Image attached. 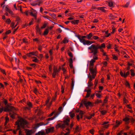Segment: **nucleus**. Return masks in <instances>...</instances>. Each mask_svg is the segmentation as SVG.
<instances>
[{"instance_id":"obj_1","label":"nucleus","mask_w":135,"mask_h":135,"mask_svg":"<svg viewBox=\"0 0 135 135\" xmlns=\"http://www.w3.org/2000/svg\"><path fill=\"white\" fill-rule=\"evenodd\" d=\"M27 123L26 121L23 118H21L15 122V125L17 126V128L15 130L11 129L9 131H12L14 134H16V132L18 130L20 129L21 128H24Z\"/></svg>"},{"instance_id":"obj_2","label":"nucleus","mask_w":135,"mask_h":135,"mask_svg":"<svg viewBox=\"0 0 135 135\" xmlns=\"http://www.w3.org/2000/svg\"><path fill=\"white\" fill-rule=\"evenodd\" d=\"M88 50H90L89 53H93V55H96L98 52V49L97 45L93 44L88 48Z\"/></svg>"},{"instance_id":"obj_3","label":"nucleus","mask_w":135,"mask_h":135,"mask_svg":"<svg viewBox=\"0 0 135 135\" xmlns=\"http://www.w3.org/2000/svg\"><path fill=\"white\" fill-rule=\"evenodd\" d=\"M70 122L69 119H66L64 121V123L62 124L59 123L56 125V128L60 127L63 128L69 125V122Z\"/></svg>"},{"instance_id":"obj_4","label":"nucleus","mask_w":135,"mask_h":135,"mask_svg":"<svg viewBox=\"0 0 135 135\" xmlns=\"http://www.w3.org/2000/svg\"><path fill=\"white\" fill-rule=\"evenodd\" d=\"M82 102H83V104L87 109L88 108L89 106H92L93 105L92 104L91 102L89 101L87 102L86 99H83Z\"/></svg>"},{"instance_id":"obj_5","label":"nucleus","mask_w":135,"mask_h":135,"mask_svg":"<svg viewBox=\"0 0 135 135\" xmlns=\"http://www.w3.org/2000/svg\"><path fill=\"white\" fill-rule=\"evenodd\" d=\"M42 2L41 0H36L32 2L31 4L32 6H34L36 5L39 6L40 4L42 3Z\"/></svg>"},{"instance_id":"obj_6","label":"nucleus","mask_w":135,"mask_h":135,"mask_svg":"<svg viewBox=\"0 0 135 135\" xmlns=\"http://www.w3.org/2000/svg\"><path fill=\"white\" fill-rule=\"evenodd\" d=\"M3 110L4 111L7 112L12 111V110H16V109L14 107L11 106L9 107V108L8 107H4Z\"/></svg>"},{"instance_id":"obj_7","label":"nucleus","mask_w":135,"mask_h":135,"mask_svg":"<svg viewBox=\"0 0 135 135\" xmlns=\"http://www.w3.org/2000/svg\"><path fill=\"white\" fill-rule=\"evenodd\" d=\"M97 68L95 67L94 68L93 67H90L89 68V71L91 74H95L96 75L97 74Z\"/></svg>"},{"instance_id":"obj_8","label":"nucleus","mask_w":135,"mask_h":135,"mask_svg":"<svg viewBox=\"0 0 135 135\" xmlns=\"http://www.w3.org/2000/svg\"><path fill=\"white\" fill-rule=\"evenodd\" d=\"M96 76L95 74H91V75L90 73H89V75H88V77L89 78L88 82H89V83L90 82H91L93 79L95 78Z\"/></svg>"},{"instance_id":"obj_9","label":"nucleus","mask_w":135,"mask_h":135,"mask_svg":"<svg viewBox=\"0 0 135 135\" xmlns=\"http://www.w3.org/2000/svg\"><path fill=\"white\" fill-rule=\"evenodd\" d=\"M75 36L77 37V38L79 40V41L81 42V40H85L84 38H86V36H81L80 35H76Z\"/></svg>"},{"instance_id":"obj_10","label":"nucleus","mask_w":135,"mask_h":135,"mask_svg":"<svg viewBox=\"0 0 135 135\" xmlns=\"http://www.w3.org/2000/svg\"><path fill=\"white\" fill-rule=\"evenodd\" d=\"M60 69H59L58 70H57V69L54 68V71L52 73V76L54 78H55V76L57 73V72H58L60 71Z\"/></svg>"},{"instance_id":"obj_11","label":"nucleus","mask_w":135,"mask_h":135,"mask_svg":"<svg viewBox=\"0 0 135 135\" xmlns=\"http://www.w3.org/2000/svg\"><path fill=\"white\" fill-rule=\"evenodd\" d=\"M81 42L83 43L84 45H90V41L88 40H81Z\"/></svg>"},{"instance_id":"obj_12","label":"nucleus","mask_w":135,"mask_h":135,"mask_svg":"<svg viewBox=\"0 0 135 135\" xmlns=\"http://www.w3.org/2000/svg\"><path fill=\"white\" fill-rule=\"evenodd\" d=\"M14 110H12V111H11V112H10L9 113V114L10 116L13 119L15 118V116L16 114L15 113L13 112Z\"/></svg>"},{"instance_id":"obj_13","label":"nucleus","mask_w":135,"mask_h":135,"mask_svg":"<svg viewBox=\"0 0 135 135\" xmlns=\"http://www.w3.org/2000/svg\"><path fill=\"white\" fill-rule=\"evenodd\" d=\"M26 135H31L32 133V132L31 130L27 129L26 130Z\"/></svg>"},{"instance_id":"obj_14","label":"nucleus","mask_w":135,"mask_h":135,"mask_svg":"<svg viewBox=\"0 0 135 135\" xmlns=\"http://www.w3.org/2000/svg\"><path fill=\"white\" fill-rule=\"evenodd\" d=\"M59 114V113L57 114V115L56 114L55 116H54L53 117L49 118H48L47 119V120L50 121L54 119Z\"/></svg>"},{"instance_id":"obj_15","label":"nucleus","mask_w":135,"mask_h":135,"mask_svg":"<svg viewBox=\"0 0 135 135\" xmlns=\"http://www.w3.org/2000/svg\"><path fill=\"white\" fill-rule=\"evenodd\" d=\"M98 47L99 49H101L102 48H105V44L104 43H103L101 44V45H100L99 44H97Z\"/></svg>"},{"instance_id":"obj_16","label":"nucleus","mask_w":135,"mask_h":135,"mask_svg":"<svg viewBox=\"0 0 135 135\" xmlns=\"http://www.w3.org/2000/svg\"><path fill=\"white\" fill-rule=\"evenodd\" d=\"M123 121L126 122V124H128L129 123V118L128 117H126L123 119Z\"/></svg>"},{"instance_id":"obj_17","label":"nucleus","mask_w":135,"mask_h":135,"mask_svg":"<svg viewBox=\"0 0 135 135\" xmlns=\"http://www.w3.org/2000/svg\"><path fill=\"white\" fill-rule=\"evenodd\" d=\"M54 127H52L50 128H48V129H47L46 130V132L48 133L51 132H52L54 130Z\"/></svg>"},{"instance_id":"obj_18","label":"nucleus","mask_w":135,"mask_h":135,"mask_svg":"<svg viewBox=\"0 0 135 135\" xmlns=\"http://www.w3.org/2000/svg\"><path fill=\"white\" fill-rule=\"evenodd\" d=\"M105 7H99L97 8V9L100 10L102 11L103 12H105Z\"/></svg>"},{"instance_id":"obj_19","label":"nucleus","mask_w":135,"mask_h":135,"mask_svg":"<svg viewBox=\"0 0 135 135\" xmlns=\"http://www.w3.org/2000/svg\"><path fill=\"white\" fill-rule=\"evenodd\" d=\"M115 123L116 124H115L114 126V128H116L118 127L120 124V122L119 121L117 120Z\"/></svg>"},{"instance_id":"obj_20","label":"nucleus","mask_w":135,"mask_h":135,"mask_svg":"<svg viewBox=\"0 0 135 135\" xmlns=\"http://www.w3.org/2000/svg\"><path fill=\"white\" fill-rule=\"evenodd\" d=\"M35 135H45V133L43 131H40L38 132V133H36Z\"/></svg>"},{"instance_id":"obj_21","label":"nucleus","mask_w":135,"mask_h":135,"mask_svg":"<svg viewBox=\"0 0 135 135\" xmlns=\"http://www.w3.org/2000/svg\"><path fill=\"white\" fill-rule=\"evenodd\" d=\"M95 61V60L94 59H91L90 61V63L89 64V66H93L94 65V63Z\"/></svg>"},{"instance_id":"obj_22","label":"nucleus","mask_w":135,"mask_h":135,"mask_svg":"<svg viewBox=\"0 0 135 135\" xmlns=\"http://www.w3.org/2000/svg\"><path fill=\"white\" fill-rule=\"evenodd\" d=\"M92 36V33H90L89 34L86 35V38L88 39H89Z\"/></svg>"},{"instance_id":"obj_23","label":"nucleus","mask_w":135,"mask_h":135,"mask_svg":"<svg viewBox=\"0 0 135 135\" xmlns=\"http://www.w3.org/2000/svg\"><path fill=\"white\" fill-rule=\"evenodd\" d=\"M94 115L95 113H93V114H91L90 116H86V118L87 119H90L92 117H94Z\"/></svg>"},{"instance_id":"obj_24","label":"nucleus","mask_w":135,"mask_h":135,"mask_svg":"<svg viewBox=\"0 0 135 135\" xmlns=\"http://www.w3.org/2000/svg\"><path fill=\"white\" fill-rule=\"evenodd\" d=\"M63 109L62 107L61 106L59 107L58 109V110L59 111V112H57V113H56V115H57L59 113V114L61 113V112H62V110Z\"/></svg>"},{"instance_id":"obj_25","label":"nucleus","mask_w":135,"mask_h":135,"mask_svg":"<svg viewBox=\"0 0 135 135\" xmlns=\"http://www.w3.org/2000/svg\"><path fill=\"white\" fill-rule=\"evenodd\" d=\"M33 59L32 60V61L37 63H38L39 62V60L36 58V57L34 56L33 57Z\"/></svg>"},{"instance_id":"obj_26","label":"nucleus","mask_w":135,"mask_h":135,"mask_svg":"<svg viewBox=\"0 0 135 135\" xmlns=\"http://www.w3.org/2000/svg\"><path fill=\"white\" fill-rule=\"evenodd\" d=\"M49 33L48 30L47 29H46L45 30L43 33V35H47Z\"/></svg>"},{"instance_id":"obj_27","label":"nucleus","mask_w":135,"mask_h":135,"mask_svg":"<svg viewBox=\"0 0 135 135\" xmlns=\"http://www.w3.org/2000/svg\"><path fill=\"white\" fill-rule=\"evenodd\" d=\"M84 114V112L83 111L81 110L79 113V114L80 115L81 118H82L83 117V115Z\"/></svg>"},{"instance_id":"obj_28","label":"nucleus","mask_w":135,"mask_h":135,"mask_svg":"<svg viewBox=\"0 0 135 135\" xmlns=\"http://www.w3.org/2000/svg\"><path fill=\"white\" fill-rule=\"evenodd\" d=\"M27 105H28V107H29L30 109L32 107V103L30 102H27Z\"/></svg>"},{"instance_id":"obj_29","label":"nucleus","mask_w":135,"mask_h":135,"mask_svg":"<svg viewBox=\"0 0 135 135\" xmlns=\"http://www.w3.org/2000/svg\"><path fill=\"white\" fill-rule=\"evenodd\" d=\"M62 41L64 44H65L68 42V40L66 38H65Z\"/></svg>"},{"instance_id":"obj_30","label":"nucleus","mask_w":135,"mask_h":135,"mask_svg":"<svg viewBox=\"0 0 135 135\" xmlns=\"http://www.w3.org/2000/svg\"><path fill=\"white\" fill-rule=\"evenodd\" d=\"M125 84L126 86L128 87L129 88H130V85L129 83L127 81H126L125 83Z\"/></svg>"},{"instance_id":"obj_31","label":"nucleus","mask_w":135,"mask_h":135,"mask_svg":"<svg viewBox=\"0 0 135 135\" xmlns=\"http://www.w3.org/2000/svg\"><path fill=\"white\" fill-rule=\"evenodd\" d=\"M102 102L101 100L97 99L95 102V104H97L99 103H102Z\"/></svg>"},{"instance_id":"obj_32","label":"nucleus","mask_w":135,"mask_h":135,"mask_svg":"<svg viewBox=\"0 0 135 135\" xmlns=\"http://www.w3.org/2000/svg\"><path fill=\"white\" fill-rule=\"evenodd\" d=\"M74 81L72 80V83L71 86V89L73 90L74 88Z\"/></svg>"},{"instance_id":"obj_33","label":"nucleus","mask_w":135,"mask_h":135,"mask_svg":"<svg viewBox=\"0 0 135 135\" xmlns=\"http://www.w3.org/2000/svg\"><path fill=\"white\" fill-rule=\"evenodd\" d=\"M129 71H127L126 74L124 73V77L126 78L129 74Z\"/></svg>"},{"instance_id":"obj_34","label":"nucleus","mask_w":135,"mask_h":135,"mask_svg":"<svg viewBox=\"0 0 135 135\" xmlns=\"http://www.w3.org/2000/svg\"><path fill=\"white\" fill-rule=\"evenodd\" d=\"M109 17L111 19H113L115 17H114V16L112 14H110L109 15Z\"/></svg>"},{"instance_id":"obj_35","label":"nucleus","mask_w":135,"mask_h":135,"mask_svg":"<svg viewBox=\"0 0 135 135\" xmlns=\"http://www.w3.org/2000/svg\"><path fill=\"white\" fill-rule=\"evenodd\" d=\"M108 5L110 7L113 6V2L112 1H109L108 2Z\"/></svg>"},{"instance_id":"obj_36","label":"nucleus","mask_w":135,"mask_h":135,"mask_svg":"<svg viewBox=\"0 0 135 135\" xmlns=\"http://www.w3.org/2000/svg\"><path fill=\"white\" fill-rule=\"evenodd\" d=\"M101 114L104 115L107 113V111L105 110H102L100 111Z\"/></svg>"},{"instance_id":"obj_37","label":"nucleus","mask_w":135,"mask_h":135,"mask_svg":"<svg viewBox=\"0 0 135 135\" xmlns=\"http://www.w3.org/2000/svg\"><path fill=\"white\" fill-rule=\"evenodd\" d=\"M88 86L89 87H91L93 85V84L91 82H90V83H89V82H88Z\"/></svg>"},{"instance_id":"obj_38","label":"nucleus","mask_w":135,"mask_h":135,"mask_svg":"<svg viewBox=\"0 0 135 135\" xmlns=\"http://www.w3.org/2000/svg\"><path fill=\"white\" fill-rule=\"evenodd\" d=\"M36 29L37 31L39 32H40V29L39 28L38 26H37L36 27Z\"/></svg>"},{"instance_id":"obj_39","label":"nucleus","mask_w":135,"mask_h":135,"mask_svg":"<svg viewBox=\"0 0 135 135\" xmlns=\"http://www.w3.org/2000/svg\"><path fill=\"white\" fill-rule=\"evenodd\" d=\"M32 53L31 52H30L29 53H27L26 54V55L28 56L29 57H31L32 56Z\"/></svg>"},{"instance_id":"obj_40","label":"nucleus","mask_w":135,"mask_h":135,"mask_svg":"<svg viewBox=\"0 0 135 135\" xmlns=\"http://www.w3.org/2000/svg\"><path fill=\"white\" fill-rule=\"evenodd\" d=\"M131 72V75L132 76H134V73L132 69H131L130 70Z\"/></svg>"},{"instance_id":"obj_41","label":"nucleus","mask_w":135,"mask_h":135,"mask_svg":"<svg viewBox=\"0 0 135 135\" xmlns=\"http://www.w3.org/2000/svg\"><path fill=\"white\" fill-rule=\"evenodd\" d=\"M11 22V21L9 18H8L6 21V23L8 24H9Z\"/></svg>"},{"instance_id":"obj_42","label":"nucleus","mask_w":135,"mask_h":135,"mask_svg":"<svg viewBox=\"0 0 135 135\" xmlns=\"http://www.w3.org/2000/svg\"><path fill=\"white\" fill-rule=\"evenodd\" d=\"M68 54L71 57V58H72L73 57V55L72 54V53L71 52H69L68 53Z\"/></svg>"},{"instance_id":"obj_43","label":"nucleus","mask_w":135,"mask_h":135,"mask_svg":"<svg viewBox=\"0 0 135 135\" xmlns=\"http://www.w3.org/2000/svg\"><path fill=\"white\" fill-rule=\"evenodd\" d=\"M33 91L35 94H37V89L36 88H34Z\"/></svg>"},{"instance_id":"obj_44","label":"nucleus","mask_w":135,"mask_h":135,"mask_svg":"<svg viewBox=\"0 0 135 135\" xmlns=\"http://www.w3.org/2000/svg\"><path fill=\"white\" fill-rule=\"evenodd\" d=\"M70 115L71 118H73L75 116V114L74 113H70Z\"/></svg>"},{"instance_id":"obj_45","label":"nucleus","mask_w":135,"mask_h":135,"mask_svg":"<svg viewBox=\"0 0 135 135\" xmlns=\"http://www.w3.org/2000/svg\"><path fill=\"white\" fill-rule=\"evenodd\" d=\"M123 133V130L121 131L117 134V135H122Z\"/></svg>"},{"instance_id":"obj_46","label":"nucleus","mask_w":135,"mask_h":135,"mask_svg":"<svg viewBox=\"0 0 135 135\" xmlns=\"http://www.w3.org/2000/svg\"><path fill=\"white\" fill-rule=\"evenodd\" d=\"M96 96L98 98H101V95L98 93H96L95 94Z\"/></svg>"},{"instance_id":"obj_47","label":"nucleus","mask_w":135,"mask_h":135,"mask_svg":"<svg viewBox=\"0 0 135 135\" xmlns=\"http://www.w3.org/2000/svg\"><path fill=\"white\" fill-rule=\"evenodd\" d=\"M113 59L115 60L118 59V58L117 57L114 55H113Z\"/></svg>"},{"instance_id":"obj_48","label":"nucleus","mask_w":135,"mask_h":135,"mask_svg":"<svg viewBox=\"0 0 135 135\" xmlns=\"http://www.w3.org/2000/svg\"><path fill=\"white\" fill-rule=\"evenodd\" d=\"M130 4V2H127L124 6V7H127Z\"/></svg>"},{"instance_id":"obj_49","label":"nucleus","mask_w":135,"mask_h":135,"mask_svg":"<svg viewBox=\"0 0 135 135\" xmlns=\"http://www.w3.org/2000/svg\"><path fill=\"white\" fill-rule=\"evenodd\" d=\"M90 93H87L86 94V95L85 97V98H88L90 96Z\"/></svg>"},{"instance_id":"obj_50","label":"nucleus","mask_w":135,"mask_h":135,"mask_svg":"<svg viewBox=\"0 0 135 135\" xmlns=\"http://www.w3.org/2000/svg\"><path fill=\"white\" fill-rule=\"evenodd\" d=\"M103 64L104 65V66H106L107 65V62L106 61H104L103 62Z\"/></svg>"},{"instance_id":"obj_51","label":"nucleus","mask_w":135,"mask_h":135,"mask_svg":"<svg viewBox=\"0 0 135 135\" xmlns=\"http://www.w3.org/2000/svg\"><path fill=\"white\" fill-rule=\"evenodd\" d=\"M69 62L70 64H72L73 62L72 58H71L70 59Z\"/></svg>"},{"instance_id":"obj_52","label":"nucleus","mask_w":135,"mask_h":135,"mask_svg":"<svg viewBox=\"0 0 135 135\" xmlns=\"http://www.w3.org/2000/svg\"><path fill=\"white\" fill-rule=\"evenodd\" d=\"M47 24L46 23L44 24L41 27V28H45Z\"/></svg>"},{"instance_id":"obj_53","label":"nucleus","mask_w":135,"mask_h":135,"mask_svg":"<svg viewBox=\"0 0 135 135\" xmlns=\"http://www.w3.org/2000/svg\"><path fill=\"white\" fill-rule=\"evenodd\" d=\"M20 20V18L18 17H16V21L17 22H18Z\"/></svg>"},{"instance_id":"obj_54","label":"nucleus","mask_w":135,"mask_h":135,"mask_svg":"<svg viewBox=\"0 0 135 135\" xmlns=\"http://www.w3.org/2000/svg\"><path fill=\"white\" fill-rule=\"evenodd\" d=\"M11 32V31L10 30H9L6 31L5 33V35H7V34Z\"/></svg>"},{"instance_id":"obj_55","label":"nucleus","mask_w":135,"mask_h":135,"mask_svg":"<svg viewBox=\"0 0 135 135\" xmlns=\"http://www.w3.org/2000/svg\"><path fill=\"white\" fill-rule=\"evenodd\" d=\"M96 55H94V56H93V59H94V60H97L98 59V58L97 57H96L95 56Z\"/></svg>"},{"instance_id":"obj_56","label":"nucleus","mask_w":135,"mask_h":135,"mask_svg":"<svg viewBox=\"0 0 135 135\" xmlns=\"http://www.w3.org/2000/svg\"><path fill=\"white\" fill-rule=\"evenodd\" d=\"M93 38L95 40H97L99 38V37L97 36H94L93 37Z\"/></svg>"},{"instance_id":"obj_57","label":"nucleus","mask_w":135,"mask_h":135,"mask_svg":"<svg viewBox=\"0 0 135 135\" xmlns=\"http://www.w3.org/2000/svg\"><path fill=\"white\" fill-rule=\"evenodd\" d=\"M79 20H74L75 24H78L79 23Z\"/></svg>"},{"instance_id":"obj_58","label":"nucleus","mask_w":135,"mask_h":135,"mask_svg":"<svg viewBox=\"0 0 135 135\" xmlns=\"http://www.w3.org/2000/svg\"><path fill=\"white\" fill-rule=\"evenodd\" d=\"M49 71H51L52 70V66L51 65H50L49 66Z\"/></svg>"},{"instance_id":"obj_59","label":"nucleus","mask_w":135,"mask_h":135,"mask_svg":"<svg viewBox=\"0 0 135 135\" xmlns=\"http://www.w3.org/2000/svg\"><path fill=\"white\" fill-rule=\"evenodd\" d=\"M50 99L49 98H48L46 100V105H47V104L49 103Z\"/></svg>"},{"instance_id":"obj_60","label":"nucleus","mask_w":135,"mask_h":135,"mask_svg":"<svg viewBox=\"0 0 135 135\" xmlns=\"http://www.w3.org/2000/svg\"><path fill=\"white\" fill-rule=\"evenodd\" d=\"M57 30L59 33H60L62 32V30L60 28L57 29Z\"/></svg>"},{"instance_id":"obj_61","label":"nucleus","mask_w":135,"mask_h":135,"mask_svg":"<svg viewBox=\"0 0 135 135\" xmlns=\"http://www.w3.org/2000/svg\"><path fill=\"white\" fill-rule=\"evenodd\" d=\"M4 102L5 105H6L7 104V100L5 99H4Z\"/></svg>"},{"instance_id":"obj_62","label":"nucleus","mask_w":135,"mask_h":135,"mask_svg":"<svg viewBox=\"0 0 135 135\" xmlns=\"http://www.w3.org/2000/svg\"><path fill=\"white\" fill-rule=\"evenodd\" d=\"M38 49L40 51H41L42 49V47L41 46H39L38 47Z\"/></svg>"},{"instance_id":"obj_63","label":"nucleus","mask_w":135,"mask_h":135,"mask_svg":"<svg viewBox=\"0 0 135 135\" xmlns=\"http://www.w3.org/2000/svg\"><path fill=\"white\" fill-rule=\"evenodd\" d=\"M52 104V101L50 102L48 104H47V105L48 107H50Z\"/></svg>"},{"instance_id":"obj_64","label":"nucleus","mask_w":135,"mask_h":135,"mask_svg":"<svg viewBox=\"0 0 135 135\" xmlns=\"http://www.w3.org/2000/svg\"><path fill=\"white\" fill-rule=\"evenodd\" d=\"M98 21V20L97 19H95L94 20L93 22L94 23H97Z\"/></svg>"}]
</instances>
